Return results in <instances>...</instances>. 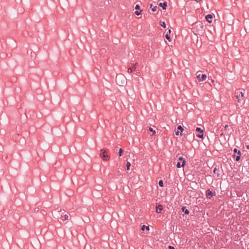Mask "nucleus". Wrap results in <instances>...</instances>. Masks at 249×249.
Returning <instances> with one entry per match:
<instances>
[{"label":"nucleus","mask_w":249,"mask_h":249,"mask_svg":"<svg viewBox=\"0 0 249 249\" xmlns=\"http://www.w3.org/2000/svg\"><path fill=\"white\" fill-rule=\"evenodd\" d=\"M244 91L245 90L242 89H237L235 91L234 94L235 97L237 101V107H242L244 103Z\"/></svg>","instance_id":"f257e3e1"},{"label":"nucleus","mask_w":249,"mask_h":249,"mask_svg":"<svg viewBox=\"0 0 249 249\" xmlns=\"http://www.w3.org/2000/svg\"><path fill=\"white\" fill-rule=\"evenodd\" d=\"M65 212L64 210H60L59 211H57L55 213V215L57 217V218L58 219H60V220H62L63 221H64L66 220H68L69 218L70 217V214L67 213V214H64Z\"/></svg>","instance_id":"f03ea898"},{"label":"nucleus","mask_w":249,"mask_h":249,"mask_svg":"<svg viewBox=\"0 0 249 249\" xmlns=\"http://www.w3.org/2000/svg\"><path fill=\"white\" fill-rule=\"evenodd\" d=\"M115 80L116 83L119 86H123L126 83V78L122 74H117Z\"/></svg>","instance_id":"7ed1b4c3"},{"label":"nucleus","mask_w":249,"mask_h":249,"mask_svg":"<svg viewBox=\"0 0 249 249\" xmlns=\"http://www.w3.org/2000/svg\"><path fill=\"white\" fill-rule=\"evenodd\" d=\"M178 160L179 161L177 164V168L183 167L186 163L185 160L183 157H179L178 159Z\"/></svg>","instance_id":"20e7f679"},{"label":"nucleus","mask_w":249,"mask_h":249,"mask_svg":"<svg viewBox=\"0 0 249 249\" xmlns=\"http://www.w3.org/2000/svg\"><path fill=\"white\" fill-rule=\"evenodd\" d=\"M100 153L101 158L105 160H107L109 159L110 157L107 154V151L105 150L102 149Z\"/></svg>","instance_id":"39448f33"},{"label":"nucleus","mask_w":249,"mask_h":249,"mask_svg":"<svg viewBox=\"0 0 249 249\" xmlns=\"http://www.w3.org/2000/svg\"><path fill=\"white\" fill-rule=\"evenodd\" d=\"M215 196V192H213L210 189H208L206 191V196L207 198L210 199L212 196Z\"/></svg>","instance_id":"423d86ee"},{"label":"nucleus","mask_w":249,"mask_h":249,"mask_svg":"<svg viewBox=\"0 0 249 249\" xmlns=\"http://www.w3.org/2000/svg\"><path fill=\"white\" fill-rule=\"evenodd\" d=\"M196 131L200 132V134H197L196 136L199 138L203 139L204 138L203 130L202 129H201L200 127H196Z\"/></svg>","instance_id":"0eeeda50"},{"label":"nucleus","mask_w":249,"mask_h":249,"mask_svg":"<svg viewBox=\"0 0 249 249\" xmlns=\"http://www.w3.org/2000/svg\"><path fill=\"white\" fill-rule=\"evenodd\" d=\"M137 65H138V63H137V62L132 64V68H128L127 72L128 73H132L133 71H135L136 69V67H137Z\"/></svg>","instance_id":"6e6552de"},{"label":"nucleus","mask_w":249,"mask_h":249,"mask_svg":"<svg viewBox=\"0 0 249 249\" xmlns=\"http://www.w3.org/2000/svg\"><path fill=\"white\" fill-rule=\"evenodd\" d=\"M207 78V75L205 74H199L197 76V79L199 81H203L206 80Z\"/></svg>","instance_id":"1a4fd4ad"},{"label":"nucleus","mask_w":249,"mask_h":249,"mask_svg":"<svg viewBox=\"0 0 249 249\" xmlns=\"http://www.w3.org/2000/svg\"><path fill=\"white\" fill-rule=\"evenodd\" d=\"M213 17L211 14L207 15L206 17V20L210 23H212Z\"/></svg>","instance_id":"9d476101"},{"label":"nucleus","mask_w":249,"mask_h":249,"mask_svg":"<svg viewBox=\"0 0 249 249\" xmlns=\"http://www.w3.org/2000/svg\"><path fill=\"white\" fill-rule=\"evenodd\" d=\"M203 27H204V25H203V23L200 22H196V27L198 29L202 30Z\"/></svg>","instance_id":"9b49d317"},{"label":"nucleus","mask_w":249,"mask_h":249,"mask_svg":"<svg viewBox=\"0 0 249 249\" xmlns=\"http://www.w3.org/2000/svg\"><path fill=\"white\" fill-rule=\"evenodd\" d=\"M162 209H163L162 206L161 204H159L156 207V212L157 213H161V211L162 210Z\"/></svg>","instance_id":"f8f14e48"},{"label":"nucleus","mask_w":249,"mask_h":249,"mask_svg":"<svg viewBox=\"0 0 249 249\" xmlns=\"http://www.w3.org/2000/svg\"><path fill=\"white\" fill-rule=\"evenodd\" d=\"M159 6L161 7L163 9H165L167 6V3L166 2H164L163 3H160Z\"/></svg>","instance_id":"ddd939ff"},{"label":"nucleus","mask_w":249,"mask_h":249,"mask_svg":"<svg viewBox=\"0 0 249 249\" xmlns=\"http://www.w3.org/2000/svg\"><path fill=\"white\" fill-rule=\"evenodd\" d=\"M181 210L183 212H184V213L186 214H188L189 213V211L186 209V207L185 206H183L181 208Z\"/></svg>","instance_id":"4468645a"},{"label":"nucleus","mask_w":249,"mask_h":249,"mask_svg":"<svg viewBox=\"0 0 249 249\" xmlns=\"http://www.w3.org/2000/svg\"><path fill=\"white\" fill-rule=\"evenodd\" d=\"M241 155V152L240 151H238V155L236 157L235 160L236 161H239L240 159V157Z\"/></svg>","instance_id":"2eb2a0df"},{"label":"nucleus","mask_w":249,"mask_h":249,"mask_svg":"<svg viewBox=\"0 0 249 249\" xmlns=\"http://www.w3.org/2000/svg\"><path fill=\"white\" fill-rule=\"evenodd\" d=\"M178 129L180 131V135L182 136V132L184 130L183 128H182V127L181 125H178Z\"/></svg>","instance_id":"dca6fc26"},{"label":"nucleus","mask_w":249,"mask_h":249,"mask_svg":"<svg viewBox=\"0 0 249 249\" xmlns=\"http://www.w3.org/2000/svg\"><path fill=\"white\" fill-rule=\"evenodd\" d=\"M144 229H146L147 230H149V228L148 226L145 227V225H142V227H141V230L144 231Z\"/></svg>","instance_id":"f3484780"},{"label":"nucleus","mask_w":249,"mask_h":249,"mask_svg":"<svg viewBox=\"0 0 249 249\" xmlns=\"http://www.w3.org/2000/svg\"><path fill=\"white\" fill-rule=\"evenodd\" d=\"M230 126L228 125H226L225 126V129H224V131H227V132H228L229 130H230Z\"/></svg>","instance_id":"a211bd4d"},{"label":"nucleus","mask_w":249,"mask_h":249,"mask_svg":"<svg viewBox=\"0 0 249 249\" xmlns=\"http://www.w3.org/2000/svg\"><path fill=\"white\" fill-rule=\"evenodd\" d=\"M130 165H131L130 163L129 162L127 161L126 162V164L127 170H129V168H130Z\"/></svg>","instance_id":"6ab92c4d"},{"label":"nucleus","mask_w":249,"mask_h":249,"mask_svg":"<svg viewBox=\"0 0 249 249\" xmlns=\"http://www.w3.org/2000/svg\"><path fill=\"white\" fill-rule=\"evenodd\" d=\"M160 25L161 26H162L163 28H165L166 27V24L164 22H160Z\"/></svg>","instance_id":"aec40b11"},{"label":"nucleus","mask_w":249,"mask_h":249,"mask_svg":"<svg viewBox=\"0 0 249 249\" xmlns=\"http://www.w3.org/2000/svg\"><path fill=\"white\" fill-rule=\"evenodd\" d=\"M123 152V150L122 148H120L119 151V156L120 157L122 156Z\"/></svg>","instance_id":"412c9836"},{"label":"nucleus","mask_w":249,"mask_h":249,"mask_svg":"<svg viewBox=\"0 0 249 249\" xmlns=\"http://www.w3.org/2000/svg\"><path fill=\"white\" fill-rule=\"evenodd\" d=\"M149 131L152 132V135H154L155 134V131L151 127H149Z\"/></svg>","instance_id":"4be33fe9"},{"label":"nucleus","mask_w":249,"mask_h":249,"mask_svg":"<svg viewBox=\"0 0 249 249\" xmlns=\"http://www.w3.org/2000/svg\"><path fill=\"white\" fill-rule=\"evenodd\" d=\"M165 38H166L168 41H171V38H170V36H169L168 34H166V35H165Z\"/></svg>","instance_id":"5701e85b"},{"label":"nucleus","mask_w":249,"mask_h":249,"mask_svg":"<svg viewBox=\"0 0 249 249\" xmlns=\"http://www.w3.org/2000/svg\"><path fill=\"white\" fill-rule=\"evenodd\" d=\"M159 185L160 186V187H163V181L162 180H160L159 181Z\"/></svg>","instance_id":"b1692460"},{"label":"nucleus","mask_w":249,"mask_h":249,"mask_svg":"<svg viewBox=\"0 0 249 249\" xmlns=\"http://www.w3.org/2000/svg\"><path fill=\"white\" fill-rule=\"evenodd\" d=\"M141 11H142L141 10L140 12H139V11H136L135 12V14L136 15H138H138H139L141 14Z\"/></svg>","instance_id":"393cba45"},{"label":"nucleus","mask_w":249,"mask_h":249,"mask_svg":"<svg viewBox=\"0 0 249 249\" xmlns=\"http://www.w3.org/2000/svg\"><path fill=\"white\" fill-rule=\"evenodd\" d=\"M157 7L155 6L153 8H152V11H153V12H155L157 10Z\"/></svg>","instance_id":"a878e982"},{"label":"nucleus","mask_w":249,"mask_h":249,"mask_svg":"<svg viewBox=\"0 0 249 249\" xmlns=\"http://www.w3.org/2000/svg\"><path fill=\"white\" fill-rule=\"evenodd\" d=\"M137 10H138V9H140V7L139 5H136L135 6V8Z\"/></svg>","instance_id":"bb28decb"},{"label":"nucleus","mask_w":249,"mask_h":249,"mask_svg":"<svg viewBox=\"0 0 249 249\" xmlns=\"http://www.w3.org/2000/svg\"><path fill=\"white\" fill-rule=\"evenodd\" d=\"M238 151H239V150H237V149H236V148H234V149L233 150V151H234V152L235 153H237V154H238Z\"/></svg>","instance_id":"cd10ccee"},{"label":"nucleus","mask_w":249,"mask_h":249,"mask_svg":"<svg viewBox=\"0 0 249 249\" xmlns=\"http://www.w3.org/2000/svg\"><path fill=\"white\" fill-rule=\"evenodd\" d=\"M168 249H175L174 247H172L171 246H169Z\"/></svg>","instance_id":"c85d7f7f"},{"label":"nucleus","mask_w":249,"mask_h":249,"mask_svg":"<svg viewBox=\"0 0 249 249\" xmlns=\"http://www.w3.org/2000/svg\"><path fill=\"white\" fill-rule=\"evenodd\" d=\"M216 170H216V168H215L214 169V170H213V173H214V174H216Z\"/></svg>","instance_id":"c756f323"},{"label":"nucleus","mask_w":249,"mask_h":249,"mask_svg":"<svg viewBox=\"0 0 249 249\" xmlns=\"http://www.w3.org/2000/svg\"><path fill=\"white\" fill-rule=\"evenodd\" d=\"M178 133H179V132H178H178H177L176 133V134L177 135H178Z\"/></svg>","instance_id":"7c9ffc66"},{"label":"nucleus","mask_w":249,"mask_h":249,"mask_svg":"<svg viewBox=\"0 0 249 249\" xmlns=\"http://www.w3.org/2000/svg\"><path fill=\"white\" fill-rule=\"evenodd\" d=\"M168 32H169V33H171V30H168Z\"/></svg>","instance_id":"2f4dec72"}]
</instances>
